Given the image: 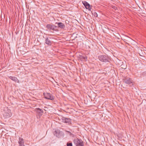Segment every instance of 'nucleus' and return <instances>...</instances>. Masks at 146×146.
<instances>
[{
	"mask_svg": "<svg viewBox=\"0 0 146 146\" xmlns=\"http://www.w3.org/2000/svg\"><path fill=\"white\" fill-rule=\"evenodd\" d=\"M4 113L3 114L4 117L5 118L10 117L12 115L11 110L8 108H5L4 109Z\"/></svg>",
	"mask_w": 146,
	"mask_h": 146,
	"instance_id": "f03ea898",
	"label": "nucleus"
},
{
	"mask_svg": "<svg viewBox=\"0 0 146 146\" xmlns=\"http://www.w3.org/2000/svg\"><path fill=\"white\" fill-rule=\"evenodd\" d=\"M46 28L49 30H52L55 31H57V30L56 29L57 28V26L54 25L52 24H48L46 26Z\"/></svg>",
	"mask_w": 146,
	"mask_h": 146,
	"instance_id": "423d86ee",
	"label": "nucleus"
},
{
	"mask_svg": "<svg viewBox=\"0 0 146 146\" xmlns=\"http://www.w3.org/2000/svg\"><path fill=\"white\" fill-rule=\"evenodd\" d=\"M18 143L20 146H25L24 144V141L23 139L21 137L19 138Z\"/></svg>",
	"mask_w": 146,
	"mask_h": 146,
	"instance_id": "ddd939ff",
	"label": "nucleus"
},
{
	"mask_svg": "<svg viewBox=\"0 0 146 146\" xmlns=\"http://www.w3.org/2000/svg\"><path fill=\"white\" fill-rule=\"evenodd\" d=\"M35 111L39 116L42 115L43 112V111L41 109L39 108H36L35 109Z\"/></svg>",
	"mask_w": 146,
	"mask_h": 146,
	"instance_id": "f8f14e48",
	"label": "nucleus"
},
{
	"mask_svg": "<svg viewBox=\"0 0 146 146\" xmlns=\"http://www.w3.org/2000/svg\"><path fill=\"white\" fill-rule=\"evenodd\" d=\"M52 38L51 37L46 36L45 38V43L48 46L51 45L53 43V41L50 40Z\"/></svg>",
	"mask_w": 146,
	"mask_h": 146,
	"instance_id": "6e6552de",
	"label": "nucleus"
},
{
	"mask_svg": "<svg viewBox=\"0 0 146 146\" xmlns=\"http://www.w3.org/2000/svg\"><path fill=\"white\" fill-rule=\"evenodd\" d=\"M98 58L102 62L106 63H110L111 60L110 56L106 54L100 55L98 56Z\"/></svg>",
	"mask_w": 146,
	"mask_h": 146,
	"instance_id": "f257e3e1",
	"label": "nucleus"
},
{
	"mask_svg": "<svg viewBox=\"0 0 146 146\" xmlns=\"http://www.w3.org/2000/svg\"><path fill=\"white\" fill-rule=\"evenodd\" d=\"M66 132L68 133L69 135L70 136H72L73 135V134L70 131H65Z\"/></svg>",
	"mask_w": 146,
	"mask_h": 146,
	"instance_id": "f3484780",
	"label": "nucleus"
},
{
	"mask_svg": "<svg viewBox=\"0 0 146 146\" xmlns=\"http://www.w3.org/2000/svg\"><path fill=\"white\" fill-rule=\"evenodd\" d=\"M54 134V135L59 138L63 137L64 135V133L62 131H60L59 129H57L55 130Z\"/></svg>",
	"mask_w": 146,
	"mask_h": 146,
	"instance_id": "20e7f679",
	"label": "nucleus"
},
{
	"mask_svg": "<svg viewBox=\"0 0 146 146\" xmlns=\"http://www.w3.org/2000/svg\"><path fill=\"white\" fill-rule=\"evenodd\" d=\"M124 68V69H125L126 68Z\"/></svg>",
	"mask_w": 146,
	"mask_h": 146,
	"instance_id": "aec40b11",
	"label": "nucleus"
},
{
	"mask_svg": "<svg viewBox=\"0 0 146 146\" xmlns=\"http://www.w3.org/2000/svg\"><path fill=\"white\" fill-rule=\"evenodd\" d=\"M55 24H57V28L61 29H64L65 28V25L62 22L56 23Z\"/></svg>",
	"mask_w": 146,
	"mask_h": 146,
	"instance_id": "9d476101",
	"label": "nucleus"
},
{
	"mask_svg": "<svg viewBox=\"0 0 146 146\" xmlns=\"http://www.w3.org/2000/svg\"><path fill=\"white\" fill-rule=\"evenodd\" d=\"M73 142L76 146H84L83 142L81 139L78 138L74 139Z\"/></svg>",
	"mask_w": 146,
	"mask_h": 146,
	"instance_id": "7ed1b4c3",
	"label": "nucleus"
},
{
	"mask_svg": "<svg viewBox=\"0 0 146 146\" xmlns=\"http://www.w3.org/2000/svg\"><path fill=\"white\" fill-rule=\"evenodd\" d=\"M82 3L85 7L86 9H88L89 10H90L91 8L90 5L86 1H83Z\"/></svg>",
	"mask_w": 146,
	"mask_h": 146,
	"instance_id": "9b49d317",
	"label": "nucleus"
},
{
	"mask_svg": "<svg viewBox=\"0 0 146 146\" xmlns=\"http://www.w3.org/2000/svg\"><path fill=\"white\" fill-rule=\"evenodd\" d=\"M123 82L125 84L131 86L133 85L132 81L131 78L128 77H125L123 79Z\"/></svg>",
	"mask_w": 146,
	"mask_h": 146,
	"instance_id": "39448f33",
	"label": "nucleus"
},
{
	"mask_svg": "<svg viewBox=\"0 0 146 146\" xmlns=\"http://www.w3.org/2000/svg\"><path fill=\"white\" fill-rule=\"evenodd\" d=\"M66 146H73L72 144V142H68L66 143Z\"/></svg>",
	"mask_w": 146,
	"mask_h": 146,
	"instance_id": "dca6fc26",
	"label": "nucleus"
},
{
	"mask_svg": "<svg viewBox=\"0 0 146 146\" xmlns=\"http://www.w3.org/2000/svg\"><path fill=\"white\" fill-rule=\"evenodd\" d=\"M45 98L47 99L53 100L54 99V97L49 93H44Z\"/></svg>",
	"mask_w": 146,
	"mask_h": 146,
	"instance_id": "0eeeda50",
	"label": "nucleus"
},
{
	"mask_svg": "<svg viewBox=\"0 0 146 146\" xmlns=\"http://www.w3.org/2000/svg\"><path fill=\"white\" fill-rule=\"evenodd\" d=\"M143 75L146 74V72H145L142 73Z\"/></svg>",
	"mask_w": 146,
	"mask_h": 146,
	"instance_id": "6ab92c4d",
	"label": "nucleus"
},
{
	"mask_svg": "<svg viewBox=\"0 0 146 146\" xmlns=\"http://www.w3.org/2000/svg\"><path fill=\"white\" fill-rule=\"evenodd\" d=\"M94 16L95 17H97L98 16V15H97V14L96 13V12H94Z\"/></svg>",
	"mask_w": 146,
	"mask_h": 146,
	"instance_id": "a211bd4d",
	"label": "nucleus"
},
{
	"mask_svg": "<svg viewBox=\"0 0 146 146\" xmlns=\"http://www.w3.org/2000/svg\"><path fill=\"white\" fill-rule=\"evenodd\" d=\"M80 60L82 61H86L87 57L86 56H80L79 57Z\"/></svg>",
	"mask_w": 146,
	"mask_h": 146,
	"instance_id": "2eb2a0df",
	"label": "nucleus"
},
{
	"mask_svg": "<svg viewBox=\"0 0 146 146\" xmlns=\"http://www.w3.org/2000/svg\"><path fill=\"white\" fill-rule=\"evenodd\" d=\"M9 78L11 79L13 81H14L16 82H19V80L16 77L10 76L9 77Z\"/></svg>",
	"mask_w": 146,
	"mask_h": 146,
	"instance_id": "4468645a",
	"label": "nucleus"
},
{
	"mask_svg": "<svg viewBox=\"0 0 146 146\" xmlns=\"http://www.w3.org/2000/svg\"><path fill=\"white\" fill-rule=\"evenodd\" d=\"M62 121L68 125L71 124V120L69 118L63 117L62 119Z\"/></svg>",
	"mask_w": 146,
	"mask_h": 146,
	"instance_id": "1a4fd4ad",
	"label": "nucleus"
}]
</instances>
